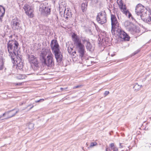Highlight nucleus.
I'll use <instances>...</instances> for the list:
<instances>
[{"mask_svg":"<svg viewBox=\"0 0 151 151\" xmlns=\"http://www.w3.org/2000/svg\"><path fill=\"white\" fill-rule=\"evenodd\" d=\"M41 102L40 99L39 100H38L35 101V102L36 103H38V102Z\"/></svg>","mask_w":151,"mask_h":151,"instance_id":"nucleus-37","label":"nucleus"},{"mask_svg":"<svg viewBox=\"0 0 151 151\" xmlns=\"http://www.w3.org/2000/svg\"><path fill=\"white\" fill-rule=\"evenodd\" d=\"M127 12L129 13L128 17L129 18H130V17H131L132 16V15L131 13H130L129 12Z\"/></svg>","mask_w":151,"mask_h":151,"instance_id":"nucleus-34","label":"nucleus"},{"mask_svg":"<svg viewBox=\"0 0 151 151\" xmlns=\"http://www.w3.org/2000/svg\"><path fill=\"white\" fill-rule=\"evenodd\" d=\"M142 86H140L137 83H136L133 87V88L135 91H137L140 89Z\"/></svg>","mask_w":151,"mask_h":151,"instance_id":"nucleus-19","label":"nucleus"},{"mask_svg":"<svg viewBox=\"0 0 151 151\" xmlns=\"http://www.w3.org/2000/svg\"><path fill=\"white\" fill-rule=\"evenodd\" d=\"M109 93V91H106L104 93V96H106Z\"/></svg>","mask_w":151,"mask_h":151,"instance_id":"nucleus-27","label":"nucleus"},{"mask_svg":"<svg viewBox=\"0 0 151 151\" xmlns=\"http://www.w3.org/2000/svg\"><path fill=\"white\" fill-rule=\"evenodd\" d=\"M26 77V76L24 75L19 74L17 76V78L19 79H23Z\"/></svg>","mask_w":151,"mask_h":151,"instance_id":"nucleus-23","label":"nucleus"},{"mask_svg":"<svg viewBox=\"0 0 151 151\" xmlns=\"http://www.w3.org/2000/svg\"><path fill=\"white\" fill-rule=\"evenodd\" d=\"M131 18H132V20H134V21H135V19H134V18L133 17H132V16L131 17Z\"/></svg>","mask_w":151,"mask_h":151,"instance_id":"nucleus-38","label":"nucleus"},{"mask_svg":"<svg viewBox=\"0 0 151 151\" xmlns=\"http://www.w3.org/2000/svg\"><path fill=\"white\" fill-rule=\"evenodd\" d=\"M76 51H74L73 52H72V54L73 55H74V54H76Z\"/></svg>","mask_w":151,"mask_h":151,"instance_id":"nucleus-36","label":"nucleus"},{"mask_svg":"<svg viewBox=\"0 0 151 151\" xmlns=\"http://www.w3.org/2000/svg\"><path fill=\"white\" fill-rule=\"evenodd\" d=\"M40 100L41 102L42 101H44V99H41Z\"/></svg>","mask_w":151,"mask_h":151,"instance_id":"nucleus-39","label":"nucleus"},{"mask_svg":"<svg viewBox=\"0 0 151 151\" xmlns=\"http://www.w3.org/2000/svg\"><path fill=\"white\" fill-rule=\"evenodd\" d=\"M87 6V3H83L81 4V8L83 12L86 10Z\"/></svg>","mask_w":151,"mask_h":151,"instance_id":"nucleus-20","label":"nucleus"},{"mask_svg":"<svg viewBox=\"0 0 151 151\" xmlns=\"http://www.w3.org/2000/svg\"><path fill=\"white\" fill-rule=\"evenodd\" d=\"M117 3L120 7H122L123 6L124 4L122 2V0H117Z\"/></svg>","mask_w":151,"mask_h":151,"instance_id":"nucleus-22","label":"nucleus"},{"mask_svg":"<svg viewBox=\"0 0 151 151\" xmlns=\"http://www.w3.org/2000/svg\"><path fill=\"white\" fill-rule=\"evenodd\" d=\"M29 61L31 66L34 67L32 68L35 70H37L39 68V63L37 58L33 55H28Z\"/></svg>","mask_w":151,"mask_h":151,"instance_id":"nucleus-5","label":"nucleus"},{"mask_svg":"<svg viewBox=\"0 0 151 151\" xmlns=\"http://www.w3.org/2000/svg\"><path fill=\"white\" fill-rule=\"evenodd\" d=\"M96 20L99 23L101 24L106 23V13L102 12L99 14L96 17Z\"/></svg>","mask_w":151,"mask_h":151,"instance_id":"nucleus-12","label":"nucleus"},{"mask_svg":"<svg viewBox=\"0 0 151 151\" xmlns=\"http://www.w3.org/2000/svg\"><path fill=\"white\" fill-rule=\"evenodd\" d=\"M119 145V148H121L123 147H124V146L122 145V144L121 143H120Z\"/></svg>","mask_w":151,"mask_h":151,"instance_id":"nucleus-31","label":"nucleus"},{"mask_svg":"<svg viewBox=\"0 0 151 151\" xmlns=\"http://www.w3.org/2000/svg\"><path fill=\"white\" fill-rule=\"evenodd\" d=\"M121 39L124 40L129 41L130 37L124 31L122 30L120 27L116 28L115 33Z\"/></svg>","mask_w":151,"mask_h":151,"instance_id":"nucleus-6","label":"nucleus"},{"mask_svg":"<svg viewBox=\"0 0 151 151\" xmlns=\"http://www.w3.org/2000/svg\"><path fill=\"white\" fill-rule=\"evenodd\" d=\"M5 12V9L3 6H0V21L2 22V19Z\"/></svg>","mask_w":151,"mask_h":151,"instance_id":"nucleus-17","label":"nucleus"},{"mask_svg":"<svg viewBox=\"0 0 151 151\" xmlns=\"http://www.w3.org/2000/svg\"><path fill=\"white\" fill-rule=\"evenodd\" d=\"M42 64L45 66L52 67L54 65V63L53 58V55L51 53H49L45 58L41 61Z\"/></svg>","mask_w":151,"mask_h":151,"instance_id":"nucleus-4","label":"nucleus"},{"mask_svg":"<svg viewBox=\"0 0 151 151\" xmlns=\"http://www.w3.org/2000/svg\"><path fill=\"white\" fill-rule=\"evenodd\" d=\"M23 9L26 15L30 18H32L34 16V10L32 7L29 5L25 4L23 7Z\"/></svg>","mask_w":151,"mask_h":151,"instance_id":"nucleus-10","label":"nucleus"},{"mask_svg":"<svg viewBox=\"0 0 151 151\" xmlns=\"http://www.w3.org/2000/svg\"><path fill=\"white\" fill-rule=\"evenodd\" d=\"M33 106H34L32 105V106L30 108V109H32L33 107Z\"/></svg>","mask_w":151,"mask_h":151,"instance_id":"nucleus-40","label":"nucleus"},{"mask_svg":"<svg viewBox=\"0 0 151 151\" xmlns=\"http://www.w3.org/2000/svg\"><path fill=\"white\" fill-rule=\"evenodd\" d=\"M81 87V85H78V86H74L73 87V89H76V88H80Z\"/></svg>","mask_w":151,"mask_h":151,"instance_id":"nucleus-29","label":"nucleus"},{"mask_svg":"<svg viewBox=\"0 0 151 151\" xmlns=\"http://www.w3.org/2000/svg\"><path fill=\"white\" fill-rule=\"evenodd\" d=\"M12 35L10 36H9V38H12Z\"/></svg>","mask_w":151,"mask_h":151,"instance_id":"nucleus-41","label":"nucleus"},{"mask_svg":"<svg viewBox=\"0 0 151 151\" xmlns=\"http://www.w3.org/2000/svg\"><path fill=\"white\" fill-rule=\"evenodd\" d=\"M72 37L74 46L78 53L79 57L82 60L84 59L86 52L84 44L85 45L87 50L89 51H91L92 47L89 39L86 37H83L81 40L79 36L75 33L72 35Z\"/></svg>","mask_w":151,"mask_h":151,"instance_id":"nucleus-1","label":"nucleus"},{"mask_svg":"<svg viewBox=\"0 0 151 151\" xmlns=\"http://www.w3.org/2000/svg\"><path fill=\"white\" fill-rule=\"evenodd\" d=\"M22 83H15V85H22Z\"/></svg>","mask_w":151,"mask_h":151,"instance_id":"nucleus-33","label":"nucleus"},{"mask_svg":"<svg viewBox=\"0 0 151 151\" xmlns=\"http://www.w3.org/2000/svg\"><path fill=\"white\" fill-rule=\"evenodd\" d=\"M105 151H111L110 149H109L107 147H106Z\"/></svg>","mask_w":151,"mask_h":151,"instance_id":"nucleus-32","label":"nucleus"},{"mask_svg":"<svg viewBox=\"0 0 151 151\" xmlns=\"http://www.w3.org/2000/svg\"><path fill=\"white\" fill-rule=\"evenodd\" d=\"M96 144H97V143L96 142H91V143L90 145V147H93L94 146H95L96 145Z\"/></svg>","mask_w":151,"mask_h":151,"instance_id":"nucleus-25","label":"nucleus"},{"mask_svg":"<svg viewBox=\"0 0 151 151\" xmlns=\"http://www.w3.org/2000/svg\"><path fill=\"white\" fill-rule=\"evenodd\" d=\"M39 11L43 16H47L50 13V9L47 7L43 4H41L40 6Z\"/></svg>","mask_w":151,"mask_h":151,"instance_id":"nucleus-11","label":"nucleus"},{"mask_svg":"<svg viewBox=\"0 0 151 151\" xmlns=\"http://www.w3.org/2000/svg\"><path fill=\"white\" fill-rule=\"evenodd\" d=\"M120 8L121 10L125 14H126L128 12L127 11H126V7L125 5H123L122 7H120Z\"/></svg>","mask_w":151,"mask_h":151,"instance_id":"nucleus-21","label":"nucleus"},{"mask_svg":"<svg viewBox=\"0 0 151 151\" xmlns=\"http://www.w3.org/2000/svg\"><path fill=\"white\" fill-rule=\"evenodd\" d=\"M50 46L52 51L54 53L57 62L60 63L63 60V56L60 51L59 45L57 40H52L51 42Z\"/></svg>","mask_w":151,"mask_h":151,"instance_id":"nucleus-3","label":"nucleus"},{"mask_svg":"<svg viewBox=\"0 0 151 151\" xmlns=\"http://www.w3.org/2000/svg\"><path fill=\"white\" fill-rule=\"evenodd\" d=\"M136 54V53H135L134 54V55H135V54Z\"/></svg>","mask_w":151,"mask_h":151,"instance_id":"nucleus-44","label":"nucleus"},{"mask_svg":"<svg viewBox=\"0 0 151 151\" xmlns=\"http://www.w3.org/2000/svg\"><path fill=\"white\" fill-rule=\"evenodd\" d=\"M64 16L66 18H68L69 17H70L71 16L70 12L68 9H65L64 12Z\"/></svg>","mask_w":151,"mask_h":151,"instance_id":"nucleus-18","label":"nucleus"},{"mask_svg":"<svg viewBox=\"0 0 151 151\" xmlns=\"http://www.w3.org/2000/svg\"><path fill=\"white\" fill-rule=\"evenodd\" d=\"M30 125H32V126H33V125H32V124H30Z\"/></svg>","mask_w":151,"mask_h":151,"instance_id":"nucleus-43","label":"nucleus"},{"mask_svg":"<svg viewBox=\"0 0 151 151\" xmlns=\"http://www.w3.org/2000/svg\"><path fill=\"white\" fill-rule=\"evenodd\" d=\"M139 18H141L145 22L149 23L151 21V12L146 10V12Z\"/></svg>","mask_w":151,"mask_h":151,"instance_id":"nucleus-13","label":"nucleus"},{"mask_svg":"<svg viewBox=\"0 0 151 151\" xmlns=\"http://www.w3.org/2000/svg\"><path fill=\"white\" fill-rule=\"evenodd\" d=\"M56 17L57 18V19H58V17L57 16H56Z\"/></svg>","mask_w":151,"mask_h":151,"instance_id":"nucleus-42","label":"nucleus"},{"mask_svg":"<svg viewBox=\"0 0 151 151\" xmlns=\"http://www.w3.org/2000/svg\"><path fill=\"white\" fill-rule=\"evenodd\" d=\"M67 88H60V89L61 91H63V90H65L66 89H67Z\"/></svg>","mask_w":151,"mask_h":151,"instance_id":"nucleus-35","label":"nucleus"},{"mask_svg":"<svg viewBox=\"0 0 151 151\" xmlns=\"http://www.w3.org/2000/svg\"><path fill=\"white\" fill-rule=\"evenodd\" d=\"M7 48L9 56L11 58L13 63H14L15 59H18L20 52V48L17 41L15 39L10 40L7 43Z\"/></svg>","mask_w":151,"mask_h":151,"instance_id":"nucleus-2","label":"nucleus"},{"mask_svg":"<svg viewBox=\"0 0 151 151\" xmlns=\"http://www.w3.org/2000/svg\"><path fill=\"white\" fill-rule=\"evenodd\" d=\"M111 32L113 35L115 34L116 28L119 27V23L118 22L115 15L111 14Z\"/></svg>","mask_w":151,"mask_h":151,"instance_id":"nucleus-7","label":"nucleus"},{"mask_svg":"<svg viewBox=\"0 0 151 151\" xmlns=\"http://www.w3.org/2000/svg\"><path fill=\"white\" fill-rule=\"evenodd\" d=\"M110 147H111V149L113 147L115 146L114 144L113 143H111L110 144Z\"/></svg>","mask_w":151,"mask_h":151,"instance_id":"nucleus-30","label":"nucleus"},{"mask_svg":"<svg viewBox=\"0 0 151 151\" xmlns=\"http://www.w3.org/2000/svg\"><path fill=\"white\" fill-rule=\"evenodd\" d=\"M112 150H113V151H117L118 150V148L115 146L111 149Z\"/></svg>","mask_w":151,"mask_h":151,"instance_id":"nucleus-26","label":"nucleus"},{"mask_svg":"<svg viewBox=\"0 0 151 151\" xmlns=\"http://www.w3.org/2000/svg\"><path fill=\"white\" fill-rule=\"evenodd\" d=\"M40 54V58L41 61L43 60L46 58L47 56V55L49 53H51V52L47 50H42Z\"/></svg>","mask_w":151,"mask_h":151,"instance_id":"nucleus-15","label":"nucleus"},{"mask_svg":"<svg viewBox=\"0 0 151 151\" xmlns=\"http://www.w3.org/2000/svg\"><path fill=\"white\" fill-rule=\"evenodd\" d=\"M14 110L15 109H14L5 112L0 117V119H1V117L3 118V119H6L14 116L18 112V111H17L14 112Z\"/></svg>","mask_w":151,"mask_h":151,"instance_id":"nucleus-14","label":"nucleus"},{"mask_svg":"<svg viewBox=\"0 0 151 151\" xmlns=\"http://www.w3.org/2000/svg\"><path fill=\"white\" fill-rule=\"evenodd\" d=\"M146 10H147L145 7L140 4H138L136 6L135 12L136 15L139 17L141 16L142 14L146 12Z\"/></svg>","mask_w":151,"mask_h":151,"instance_id":"nucleus-8","label":"nucleus"},{"mask_svg":"<svg viewBox=\"0 0 151 151\" xmlns=\"http://www.w3.org/2000/svg\"><path fill=\"white\" fill-rule=\"evenodd\" d=\"M3 61L1 60H0V70H2L3 68Z\"/></svg>","mask_w":151,"mask_h":151,"instance_id":"nucleus-24","label":"nucleus"},{"mask_svg":"<svg viewBox=\"0 0 151 151\" xmlns=\"http://www.w3.org/2000/svg\"><path fill=\"white\" fill-rule=\"evenodd\" d=\"M20 23V21L17 19V18H14L11 22V26L12 28L14 30H19L21 29L22 26Z\"/></svg>","mask_w":151,"mask_h":151,"instance_id":"nucleus-9","label":"nucleus"},{"mask_svg":"<svg viewBox=\"0 0 151 151\" xmlns=\"http://www.w3.org/2000/svg\"><path fill=\"white\" fill-rule=\"evenodd\" d=\"M73 50V48H72L71 47H70V48H68V52L69 53H70L71 52V51Z\"/></svg>","mask_w":151,"mask_h":151,"instance_id":"nucleus-28","label":"nucleus"},{"mask_svg":"<svg viewBox=\"0 0 151 151\" xmlns=\"http://www.w3.org/2000/svg\"><path fill=\"white\" fill-rule=\"evenodd\" d=\"M22 57V56L20 55H19V57L18 56V59L17 58V59H18V60H17V68L18 69L20 70H23V68L24 65L23 63L21 61V58Z\"/></svg>","mask_w":151,"mask_h":151,"instance_id":"nucleus-16","label":"nucleus"}]
</instances>
